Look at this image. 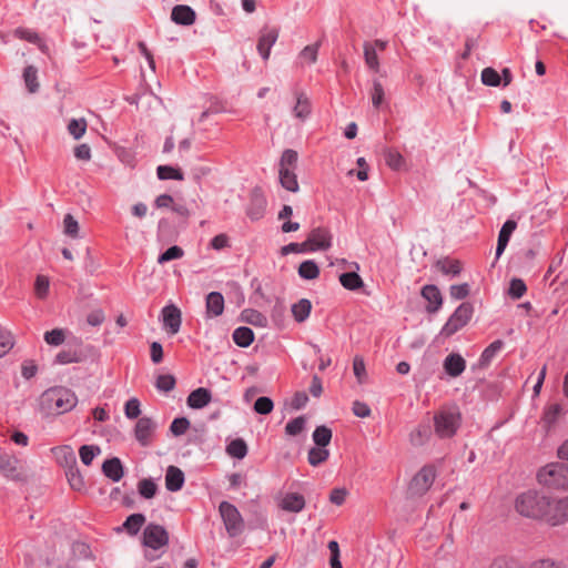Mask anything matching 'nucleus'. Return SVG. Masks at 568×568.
Wrapping results in <instances>:
<instances>
[{"label":"nucleus","instance_id":"obj_1","mask_svg":"<svg viewBox=\"0 0 568 568\" xmlns=\"http://www.w3.org/2000/svg\"><path fill=\"white\" fill-rule=\"evenodd\" d=\"M38 403L42 415L58 416L72 410L78 404V397L67 387L54 386L44 390Z\"/></svg>","mask_w":568,"mask_h":568},{"label":"nucleus","instance_id":"obj_2","mask_svg":"<svg viewBox=\"0 0 568 568\" xmlns=\"http://www.w3.org/2000/svg\"><path fill=\"white\" fill-rule=\"evenodd\" d=\"M548 506L549 496L537 490L524 491L515 499L516 511L523 517L535 520L545 521Z\"/></svg>","mask_w":568,"mask_h":568},{"label":"nucleus","instance_id":"obj_3","mask_svg":"<svg viewBox=\"0 0 568 568\" xmlns=\"http://www.w3.org/2000/svg\"><path fill=\"white\" fill-rule=\"evenodd\" d=\"M462 416L457 407L443 408L434 415L435 434L439 438L453 437L460 426Z\"/></svg>","mask_w":568,"mask_h":568},{"label":"nucleus","instance_id":"obj_4","mask_svg":"<svg viewBox=\"0 0 568 568\" xmlns=\"http://www.w3.org/2000/svg\"><path fill=\"white\" fill-rule=\"evenodd\" d=\"M539 484L549 488H568V465L562 463H551L540 468L537 474Z\"/></svg>","mask_w":568,"mask_h":568},{"label":"nucleus","instance_id":"obj_5","mask_svg":"<svg viewBox=\"0 0 568 568\" xmlns=\"http://www.w3.org/2000/svg\"><path fill=\"white\" fill-rule=\"evenodd\" d=\"M169 544V534L161 525L149 524L143 531V545L152 550H146L144 557L149 561L158 559L160 556L154 551Z\"/></svg>","mask_w":568,"mask_h":568},{"label":"nucleus","instance_id":"obj_6","mask_svg":"<svg viewBox=\"0 0 568 568\" xmlns=\"http://www.w3.org/2000/svg\"><path fill=\"white\" fill-rule=\"evenodd\" d=\"M219 511L230 537L234 538L243 532L245 527L244 519L234 505L229 501H222L219 506Z\"/></svg>","mask_w":568,"mask_h":568},{"label":"nucleus","instance_id":"obj_7","mask_svg":"<svg viewBox=\"0 0 568 568\" xmlns=\"http://www.w3.org/2000/svg\"><path fill=\"white\" fill-rule=\"evenodd\" d=\"M437 470L434 465H425L413 477L409 483L408 491L412 496H423L433 486Z\"/></svg>","mask_w":568,"mask_h":568},{"label":"nucleus","instance_id":"obj_8","mask_svg":"<svg viewBox=\"0 0 568 568\" xmlns=\"http://www.w3.org/2000/svg\"><path fill=\"white\" fill-rule=\"evenodd\" d=\"M473 315V306L469 303H462L440 331V335L449 337L464 327Z\"/></svg>","mask_w":568,"mask_h":568},{"label":"nucleus","instance_id":"obj_9","mask_svg":"<svg viewBox=\"0 0 568 568\" xmlns=\"http://www.w3.org/2000/svg\"><path fill=\"white\" fill-rule=\"evenodd\" d=\"M568 521V496L555 498L549 496V506L545 523L551 526L562 525Z\"/></svg>","mask_w":568,"mask_h":568},{"label":"nucleus","instance_id":"obj_10","mask_svg":"<svg viewBox=\"0 0 568 568\" xmlns=\"http://www.w3.org/2000/svg\"><path fill=\"white\" fill-rule=\"evenodd\" d=\"M387 41L376 39L374 41H366L363 44L364 62L367 69L374 73L381 72V61L378 52L385 51L387 48Z\"/></svg>","mask_w":568,"mask_h":568},{"label":"nucleus","instance_id":"obj_11","mask_svg":"<svg viewBox=\"0 0 568 568\" xmlns=\"http://www.w3.org/2000/svg\"><path fill=\"white\" fill-rule=\"evenodd\" d=\"M332 245V234L325 227L313 229L306 241L302 243L303 247H306L310 252L326 251Z\"/></svg>","mask_w":568,"mask_h":568},{"label":"nucleus","instance_id":"obj_12","mask_svg":"<svg viewBox=\"0 0 568 568\" xmlns=\"http://www.w3.org/2000/svg\"><path fill=\"white\" fill-rule=\"evenodd\" d=\"M155 428L156 423L151 417L143 416L135 424L134 437L141 446H149Z\"/></svg>","mask_w":568,"mask_h":568},{"label":"nucleus","instance_id":"obj_13","mask_svg":"<svg viewBox=\"0 0 568 568\" xmlns=\"http://www.w3.org/2000/svg\"><path fill=\"white\" fill-rule=\"evenodd\" d=\"M163 327L174 335L180 331L182 324V314L179 307L173 304L166 305L162 308Z\"/></svg>","mask_w":568,"mask_h":568},{"label":"nucleus","instance_id":"obj_14","mask_svg":"<svg viewBox=\"0 0 568 568\" xmlns=\"http://www.w3.org/2000/svg\"><path fill=\"white\" fill-rule=\"evenodd\" d=\"M19 459L9 454H0V473L10 480H23V475L19 470Z\"/></svg>","mask_w":568,"mask_h":568},{"label":"nucleus","instance_id":"obj_15","mask_svg":"<svg viewBox=\"0 0 568 568\" xmlns=\"http://www.w3.org/2000/svg\"><path fill=\"white\" fill-rule=\"evenodd\" d=\"M278 38V30L276 28H264L258 37L257 51L264 60H267L271 54V48Z\"/></svg>","mask_w":568,"mask_h":568},{"label":"nucleus","instance_id":"obj_16","mask_svg":"<svg viewBox=\"0 0 568 568\" xmlns=\"http://www.w3.org/2000/svg\"><path fill=\"white\" fill-rule=\"evenodd\" d=\"M266 207V200L258 189H254L251 193L250 204L246 210L247 216L252 221L263 217Z\"/></svg>","mask_w":568,"mask_h":568},{"label":"nucleus","instance_id":"obj_17","mask_svg":"<svg viewBox=\"0 0 568 568\" xmlns=\"http://www.w3.org/2000/svg\"><path fill=\"white\" fill-rule=\"evenodd\" d=\"M305 498L298 493H286L278 501V507L288 513H301L305 507Z\"/></svg>","mask_w":568,"mask_h":568},{"label":"nucleus","instance_id":"obj_18","mask_svg":"<svg viewBox=\"0 0 568 568\" xmlns=\"http://www.w3.org/2000/svg\"><path fill=\"white\" fill-rule=\"evenodd\" d=\"M422 296L429 303L426 307L428 313H435L440 308L443 304V297L439 288L436 285H425L422 288Z\"/></svg>","mask_w":568,"mask_h":568},{"label":"nucleus","instance_id":"obj_19","mask_svg":"<svg viewBox=\"0 0 568 568\" xmlns=\"http://www.w3.org/2000/svg\"><path fill=\"white\" fill-rule=\"evenodd\" d=\"M444 369L450 377H458L466 368V362L457 353L449 354L443 363Z\"/></svg>","mask_w":568,"mask_h":568},{"label":"nucleus","instance_id":"obj_20","mask_svg":"<svg viewBox=\"0 0 568 568\" xmlns=\"http://www.w3.org/2000/svg\"><path fill=\"white\" fill-rule=\"evenodd\" d=\"M57 462L65 470L77 466V457L71 446L64 445L52 449Z\"/></svg>","mask_w":568,"mask_h":568},{"label":"nucleus","instance_id":"obj_21","mask_svg":"<svg viewBox=\"0 0 568 568\" xmlns=\"http://www.w3.org/2000/svg\"><path fill=\"white\" fill-rule=\"evenodd\" d=\"M212 399V394L207 388L200 387L191 392L187 396V406L193 409L205 407Z\"/></svg>","mask_w":568,"mask_h":568},{"label":"nucleus","instance_id":"obj_22","mask_svg":"<svg viewBox=\"0 0 568 568\" xmlns=\"http://www.w3.org/2000/svg\"><path fill=\"white\" fill-rule=\"evenodd\" d=\"M184 474L176 466H169L165 473V487L169 491H179L184 485Z\"/></svg>","mask_w":568,"mask_h":568},{"label":"nucleus","instance_id":"obj_23","mask_svg":"<svg viewBox=\"0 0 568 568\" xmlns=\"http://www.w3.org/2000/svg\"><path fill=\"white\" fill-rule=\"evenodd\" d=\"M206 313L210 317H216L223 314L224 297L220 292H211L206 296Z\"/></svg>","mask_w":568,"mask_h":568},{"label":"nucleus","instance_id":"obj_24","mask_svg":"<svg viewBox=\"0 0 568 568\" xmlns=\"http://www.w3.org/2000/svg\"><path fill=\"white\" fill-rule=\"evenodd\" d=\"M171 19L178 24L191 26L195 21V12L189 6H175Z\"/></svg>","mask_w":568,"mask_h":568},{"label":"nucleus","instance_id":"obj_25","mask_svg":"<svg viewBox=\"0 0 568 568\" xmlns=\"http://www.w3.org/2000/svg\"><path fill=\"white\" fill-rule=\"evenodd\" d=\"M517 224L513 220H508L504 223L499 231L497 247H496V257L498 258L503 252L505 251L511 233L515 231Z\"/></svg>","mask_w":568,"mask_h":568},{"label":"nucleus","instance_id":"obj_26","mask_svg":"<svg viewBox=\"0 0 568 568\" xmlns=\"http://www.w3.org/2000/svg\"><path fill=\"white\" fill-rule=\"evenodd\" d=\"M432 436V429L429 424H419L409 433V443L414 447H420L425 445Z\"/></svg>","mask_w":568,"mask_h":568},{"label":"nucleus","instance_id":"obj_27","mask_svg":"<svg viewBox=\"0 0 568 568\" xmlns=\"http://www.w3.org/2000/svg\"><path fill=\"white\" fill-rule=\"evenodd\" d=\"M103 474L112 481H119L123 477V466L118 457L106 459L102 465Z\"/></svg>","mask_w":568,"mask_h":568},{"label":"nucleus","instance_id":"obj_28","mask_svg":"<svg viewBox=\"0 0 568 568\" xmlns=\"http://www.w3.org/2000/svg\"><path fill=\"white\" fill-rule=\"evenodd\" d=\"M297 161V153L293 150H286L281 159L280 163V178H296L295 173L291 171V168Z\"/></svg>","mask_w":568,"mask_h":568},{"label":"nucleus","instance_id":"obj_29","mask_svg":"<svg viewBox=\"0 0 568 568\" xmlns=\"http://www.w3.org/2000/svg\"><path fill=\"white\" fill-rule=\"evenodd\" d=\"M293 113L294 116L301 121H305L311 114V102L305 93L297 94Z\"/></svg>","mask_w":568,"mask_h":568},{"label":"nucleus","instance_id":"obj_30","mask_svg":"<svg viewBox=\"0 0 568 568\" xmlns=\"http://www.w3.org/2000/svg\"><path fill=\"white\" fill-rule=\"evenodd\" d=\"M312 303L307 298H302L292 305V314L296 322L303 323L311 314Z\"/></svg>","mask_w":568,"mask_h":568},{"label":"nucleus","instance_id":"obj_31","mask_svg":"<svg viewBox=\"0 0 568 568\" xmlns=\"http://www.w3.org/2000/svg\"><path fill=\"white\" fill-rule=\"evenodd\" d=\"M233 341L240 347H248L254 341V333L250 327H237L233 332Z\"/></svg>","mask_w":568,"mask_h":568},{"label":"nucleus","instance_id":"obj_32","mask_svg":"<svg viewBox=\"0 0 568 568\" xmlns=\"http://www.w3.org/2000/svg\"><path fill=\"white\" fill-rule=\"evenodd\" d=\"M437 267L445 275L453 277L457 276L462 272V263L458 260L443 258L437 262Z\"/></svg>","mask_w":568,"mask_h":568},{"label":"nucleus","instance_id":"obj_33","mask_svg":"<svg viewBox=\"0 0 568 568\" xmlns=\"http://www.w3.org/2000/svg\"><path fill=\"white\" fill-rule=\"evenodd\" d=\"M242 321L258 327H265L267 325V318L256 310L247 308L241 314Z\"/></svg>","mask_w":568,"mask_h":568},{"label":"nucleus","instance_id":"obj_34","mask_svg":"<svg viewBox=\"0 0 568 568\" xmlns=\"http://www.w3.org/2000/svg\"><path fill=\"white\" fill-rule=\"evenodd\" d=\"M503 346L504 342L500 339H497L487 346L480 355L479 365L481 367L488 366L496 354L503 348Z\"/></svg>","mask_w":568,"mask_h":568},{"label":"nucleus","instance_id":"obj_35","mask_svg":"<svg viewBox=\"0 0 568 568\" xmlns=\"http://www.w3.org/2000/svg\"><path fill=\"white\" fill-rule=\"evenodd\" d=\"M341 284L349 291L358 290L363 286V280L355 272L343 273L339 276Z\"/></svg>","mask_w":568,"mask_h":568},{"label":"nucleus","instance_id":"obj_36","mask_svg":"<svg viewBox=\"0 0 568 568\" xmlns=\"http://www.w3.org/2000/svg\"><path fill=\"white\" fill-rule=\"evenodd\" d=\"M328 457H329L328 449H326V447H320V446L312 447L307 454V460L314 467L326 462L328 459Z\"/></svg>","mask_w":568,"mask_h":568},{"label":"nucleus","instance_id":"obj_37","mask_svg":"<svg viewBox=\"0 0 568 568\" xmlns=\"http://www.w3.org/2000/svg\"><path fill=\"white\" fill-rule=\"evenodd\" d=\"M83 361V356L75 349H63L55 356L54 362L57 364L65 365L72 363H80Z\"/></svg>","mask_w":568,"mask_h":568},{"label":"nucleus","instance_id":"obj_38","mask_svg":"<svg viewBox=\"0 0 568 568\" xmlns=\"http://www.w3.org/2000/svg\"><path fill=\"white\" fill-rule=\"evenodd\" d=\"M23 79L26 87L30 93H36L39 90L38 70L33 65H28L23 71Z\"/></svg>","mask_w":568,"mask_h":568},{"label":"nucleus","instance_id":"obj_39","mask_svg":"<svg viewBox=\"0 0 568 568\" xmlns=\"http://www.w3.org/2000/svg\"><path fill=\"white\" fill-rule=\"evenodd\" d=\"M312 437L316 446L326 447L332 440V430L327 426L321 425L315 428Z\"/></svg>","mask_w":568,"mask_h":568},{"label":"nucleus","instance_id":"obj_40","mask_svg":"<svg viewBox=\"0 0 568 568\" xmlns=\"http://www.w3.org/2000/svg\"><path fill=\"white\" fill-rule=\"evenodd\" d=\"M87 128L88 122L84 118L71 119L68 123V132L75 140L81 139L85 134Z\"/></svg>","mask_w":568,"mask_h":568},{"label":"nucleus","instance_id":"obj_41","mask_svg":"<svg viewBox=\"0 0 568 568\" xmlns=\"http://www.w3.org/2000/svg\"><path fill=\"white\" fill-rule=\"evenodd\" d=\"M226 453L237 459H242L247 454V445L242 438L233 439L226 447Z\"/></svg>","mask_w":568,"mask_h":568},{"label":"nucleus","instance_id":"obj_42","mask_svg":"<svg viewBox=\"0 0 568 568\" xmlns=\"http://www.w3.org/2000/svg\"><path fill=\"white\" fill-rule=\"evenodd\" d=\"M298 275L305 280H314L318 277L320 268L314 261L307 260L300 264Z\"/></svg>","mask_w":568,"mask_h":568},{"label":"nucleus","instance_id":"obj_43","mask_svg":"<svg viewBox=\"0 0 568 568\" xmlns=\"http://www.w3.org/2000/svg\"><path fill=\"white\" fill-rule=\"evenodd\" d=\"M145 523V517L142 514L130 515L123 524V527L131 535H136Z\"/></svg>","mask_w":568,"mask_h":568},{"label":"nucleus","instance_id":"obj_44","mask_svg":"<svg viewBox=\"0 0 568 568\" xmlns=\"http://www.w3.org/2000/svg\"><path fill=\"white\" fill-rule=\"evenodd\" d=\"M385 161L389 168L395 171H402L405 166V159L395 150H387L385 153Z\"/></svg>","mask_w":568,"mask_h":568},{"label":"nucleus","instance_id":"obj_45","mask_svg":"<svg viewBox=\"0 0 568 568\" xmlns=\"http://www.w3.org/2000/svg\"><path fill=\"white\" fill-rule=\"evenodd\" d=\"M63 232L72 239L80 237V226L72 214H65L63 219Z\"/></svg>","mask_w":568,"mask_h":568},{"label":"nucleus","instance_id":"obj_46","mask_svg":"<svg viewBox=\"0 0 568 568\" xmlns=\"http://www.w3.org/2000/svg\"><path fill=\"white\" fill-rule=\"evenodd\" d=\"M561 413V406L559 404L549 405L542 416V423L547 429H549L558 419Z\"/></svg>","mask_w":568,"mask_h":568},{"label":"nucleus","instance_id":"obj_47","mask_svg":"<svg viewBox=\"0 0 568 568\" xmlns=\"http://www.w3.org/2000/svg\"><path fill=\"white\" fill-rule=\"evenodd\" d=\"M65 476L72 489L80 491L84 488V479L80 474L78 466L67 469Z\"/></svg>","mask_w":568,"mask_h":568},{"label":"nucleus","instance_id":"obj_48","mask_svg":"<svg viewBox=\"0 0 568 568\" xmlns=\"http://www.w3.org/2000/svg\"><path fill=\"white\" fill-rule=\"evenodd\" d=\"M385 91L382 82L378 79H373L371 99L374 108L378 109L384 101Z\"/></svg>","mask_w":568,"mask_h":568},{"label":"nucleus","instance_id":"obj_49","mask_svg":"<svg viewBox=\"0 0 568 568\" xmlns=\"http://www.w3.org/2000/svg\"><path fill=\"white\" fill-rule=\"evenodd\" d=\"M100 453H101L100 447L95 446V445H83L79 449V455H80L81 462L85 466L91 465L94 457L97 455H99Z\"/></svg>","mask_w":568,"mask_h":568},{"label":"nucleus","instance_id":"obj_50","mask_svg":"<svg viewBox=\"0 0 568 568\" xmlns=\"http://www.w3.org/2000/svg\"><path fill=\"white\" fill-rule=\"evenodd\" d=\"M305 426L306 417L298 416L286 424L285 434L288 436H297L305 429Z\"/></svg>","mask_w":568,"mask_h":568},{"label":"nucleus","instance_id":"obj_51","mask_svg":"<svg viewBox=\"0 0 568 568\" xmlns=\"http://www.w3.org/2000/svg\"><path fill=\"white\" fill-rule=\"evenodd\" d=\"M481 82L485 85L498 87L501 82V77L494 68H485L481 71Z\"/></svg>","mask_w":568,"mask_h":568},{"label":"nucleus","instance_id":"obj_52","mask_svg":"<svg viewBox=\"0 0 568 568\" xmlns=\"http://www.w3.org/2000/svg\"><path fill=\"white\" fill-rule=\"evenodd\" d=\"M318 49H320L318 43L306 45L300 52L298 58L302 60L303 63H308V64L315 63L317 60Z\"/></svg>","mask_w":568,"mask_h":568},{"label":"nucleus","instance_id":"obj_53","mask_svg":"<svg viewBox=\"0 0 568 568\" xmlns=\"http://www.w3.org/2000/svg\"><path fill=\"white\" fill-rule=\"evenodd\" d=\"M44 341L52 346H59L65 341V331L62 328H54L44 333Z\"/></svg>","mask_w":568,"mask_h":568},{"label":"nucleus","instance_id":"obj_54","mask_svg":"<svg viewBox=\"0 0 568 568\" xmlns=\"http://www.w3.org/2000/svg\"><path fill=\"white\" fill-rule=\"evenodd\" d=\"M14 36L17 38H19V39H22V40H26L28 42L38 44L41 50L44 49V44H42L39 34L37 32H34V31L19 28V29L14 30Z\"/></svg>","mask_w":568,"mask_h":568},{"label":"nucleus","instance_id":"obj_55","mask_svg":"<svg viewBox=\"0 0 568 568\" xmlns=\"http://www.w3.org/2000/svg\"><path fill=\"white\" fill-rule=\"evenodd\" d=\"M139 494L146 498H153L156 494L158 486L152 479H142L138 485Z\"/></svg>","mask_w":568,"mask_h":568},{"label":"nucleus","instance_id":"obj_56","mask_svg":"<svg viewBox=\"0 0 568 568\" xmlns=\"http://www.w3.org/2000/svg\"><path fill=\"white\" fill-rule=\"evenodd\" d=\"M50 287L49 277L44 275H38L34 282V293L38 298L43 300L48 296Z\"/></svg>","mask_w":568,"mask_h":568},{"label":"nucleus","instance_id":"obj_57","mask_svg":"<svg viewBox=\"0 0 568 568\" xmlns=\"http://www.w3.org/2000/svg\"><path fill=\"white\" fill-rule=\"evenodd\" d=\"M353 372L357 382L363 384L367 379L366 366L362 356H355L353 359Z\"/></svg>","mask_w":568,"mask_h":568},{"label":"nucleus","instance_id":"obj_58","mask_svg":"<svg viewBox=\"0 0 568 568\" xmlns=\"http://www.w3.org/2000/svg\"><path fill=\"white\" fill-rule=\"evenodd\" d=\"M175 378L171 374L159 375L155 382V387L160 392L168 393L175 387Z\"/></svg>","mask_w":568,"mask_h":568},{"label":"nucleus","instance_id":"obj_59","mask_svg":"<svg viewBox=\"0 0 568 568\" xmlns=\"http://www.w3.org/2000/svg\"><path fill=\"white\" fill-rule=\"evenodd\" d=\"M183 255H184L183 250L180 246H178V245H173V246L169 247L164 253H162L158 257V263L159 264H164V263L170 262L172 260L181 258Z\"/></svg>","mask_w":568,"mask_h":568},{"label":"nucleus","instance_id":"obj_60","mask_svg":"<svg viewBox=\"0 0 568 568\" xmlns=\"http://www.w3.org/2000/svg\"><path fill=\"white\" fill-rule=\"evenodd\" d=\"M273 408V400L266 396L258 397L254 403V410L261 415L270 414Z\"/></svg>","mask_w":568,"mask_h":568},{"label":"nucleus","instance_id":"obj_61","mask_svg":"<svg viewBox=\"0 0 568 568\" xmlns=\"http://www.w3.org/2000/svg\"><path fill=\"white\" fill-rule=\"evenodd\" d=\"M190 427V420L186 417L175 418L171 426L170 430L174 436L183 435Z\"/></svg>","mask_w":568,"mask_h":568},{"label":"nucleus","instance_id":"obj_62","mask_svg":"<svg viewBox=\"0 0 568 568\" xmlns=\"http://www.w3.org/2000/svg\"><path fill=\"white\" fill-rule=\"evenodd\" d=\"M526 290L527 287L523 280L513 278L510 281L508 293L513 298H520L525 294Z\"/></svg>","mask_w":568,"mask_h":568},{"label":"nucleus","instance_id":"obj_63","mask_svg":"<svg viewBox=\"0 0 568 568\" xmlns=\"http://www.w3.org/2000/svg\"><path fill=\"white\" fill-rule=\"evenodd\" d=\"M327 548L331 552L329 565L331 568H342V562L339 560V546L336 540H331L327 545Z\"/></svg>","mask_w":568,"mask_h":568},{"label":"nucleus","instance_id":"obj_64","mask_svg":"<svg viewBox=\"0 0 568 568\" xmlns=\"http://www.w3.org/2000/svg\"><path fill=\"white\" fill-rule=\"evenodd\" d=\"M124 413H125V416L129 418V419H134V418H138L140 413H141V409H140V402L136 399V398H130L126 403H125V407H124Z\"/></svg>","mask_w":568,"mask_h":568}]
</instances>
